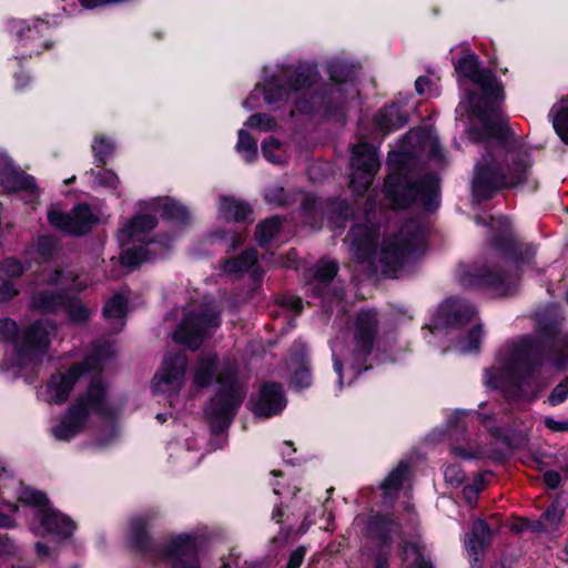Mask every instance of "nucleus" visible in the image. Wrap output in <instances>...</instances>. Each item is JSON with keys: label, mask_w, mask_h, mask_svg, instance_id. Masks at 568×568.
Returning <instances> with one entry per match:
<instances>
[{"label": "nucleus", "mask_w": 568, "mask_h": 568, "mask_svg": "<svg viewBox=\"0 0 568 568\" xmlns=\"http://www.w3.org/2000/svg\"><path fill=\"white\" fill-rule=\"evenodd\" d=\"M406 143L410 149L400 153H392L390 161L402 166L395 169L385 180L386 196L395 207H406L419 203L426 211L435 210L439 204V181L434 174L420 176L415 166L405 164L410 152L419 149L434 160H443L444 154L438 138L428 130H412L406 134Z\"/></svg>", "instance_id": "1"}, {"label": "nucleus", "mask_w": 568, "mask_h": 568, "mask_svg": "<svg viewBox=\"0 0 568 568\" xmlns=\"http://www.w3.org/2000/svg\"><path fill=\"white\" fill-rule=\"evenodd\" d=\"M378 231L375 225H355L347 236L354 256L366 261L383 274L395 272L410 253L419 250L425 242V230L418 221H408L395 239L385 237L376 243Z\"/></svg>", "instance_id": "2"}, {"label": "nucleus", "mask_w": 568, "mask_h": 568, "mask_svg": "<svg viewBox=\"0 0 568 568\" xmlns=\"http://www.w3.org/2000/svg\"><path fill=\"white\" fill-rule=\"evenodd\" d=\"M377 327L376 312L363 310L356 315L351 329L333 339V367L339 389L351 385L366 369L365 363L372 353Z\"/></svg>", "instance_id": "3"}, {"label": "nucleus", "mask_w": 568, "mask_h": 568, "mask_svg": "<svg viewBox=\"0 0 568 568\" xmlns=\"http://www.w3.org/2000/svg\"><path fill=\"white\" fill-rule=\"evenodd\" d=\"M531 168L526 152L497 148L483 156L476 165L473 193L477 200H487L501 187H515L525 182Z\"/></svg>", "instance_id": "4"}, {"label": "nucleus", "mask_w": 568, "mask_h": 568, "mask_svg": "<svg viewBox=\"0 0 568 568\" xmlns=\"http://www.w3.org/2000/svg\"><path fill=\"white\" fill-rule=\"evenodd\" d=\"M113 418L114 410L108 402V386L99 376H93L85 389L68 407L60 423L52 428L55 439L69 442L87 425L90 414Z\"/></svg>", "instance_id": "5"}, {"label": "nucleus", "mask_w": 568, "mask_h": 568, "mask_svg": "<svg viewBox=\"0 0 568 568\" xmlns=\"http://www.w3.org/2000/svg\"><path fill=\"white\" fill-rule=\"evenodd\" d=\"M153 515L141 514L129 519L125 532L128 549L151 561H170V568H178V535H172L169 542H161L151 535Z\"/></svg>", "instance_id": "6"}, {"label": "nucleus", "mask_w": 568, "mask_h": 568, "mask_svg": "<svg viewBox=\"0 0 568 568\" xmlns=\"http://www.w3.org/2000/svg\"><path fill=\"white\" fill-rule=\"evenodd\" d=\"M246 392L237 378V369L231 364L219 368L216 390L206 407V416L215 429L226 427L243 402Z\"/></svg>", "instance_id": "7"}, {"label": "nucleus", "mask_w": 568, "mask_h": 568, "mask_svg": "<svg viewBox=\"0 0 568 568\" xmlns=\"http://www.w3.org/2000/svg\"><path fill=\"white\" fill-rule=\"evenodd\" d=\"M535 348L531 338H523L509 348L505 367L485 372L484 383L488 388H505L507 385L521 387L526 375L531 372Z\"/></svg>", "instance_id": "8"}, {"label": "nucleus", "mask_w": 568, "mask_h": 568, "mask_svg": "<svg viewBox=\"0 0 568 568\" xmlns=\"http://www.w3.org/2000/svg\"><path fill=\"white\" fill-rule=\"evenodd\" d=\"M460 282L466 286H481L496 296H505L515 288L518 280V262L508 257L496 265L465 271Z\"/></svg>", "instance_id": "9"}, {"label": "nucleus", "mask_w": 568, "mask_h": 568, "mask_svg": "<svg viewBox=\"0 0 568 568\" xmlns=\"http://www.w3.org/2000/svg\"><path fill=\"white\" fill-rule=\"evenodd\" d=\"M221 322V310L214 301L203 302L195 311L186 313L183 324L180 325V344L196 349L220 327Z\"/></svg>", "instance_id": "10"}, {"label": "nucleus", "mask_w": 568, "mask_h": 568, "mask_svg": "<svg viewBox=\"0 0 568 568\" xmlns=\"http://www.w3.org/2000/svg\"><path fill=\"white\" fill-rule=\"evenodd\" d=\"M317 72L312 64H301L294 71V79H290L287 88L283 87L278 79L272 78L264 89V100L267 104L293 102L303 112L307 109L302 105L301 98L306 94L316 82Z\"/></svg>", "instance_id": "11"}, {"label": "nucleus", "mask_w": 568, "mask_h": 568, "mask_svg": "<svg viewBox=\"0 0 568 568\" xmlns=\"http://www.w3.org/2000/svg\"><path fill=\"white\" fill-rule=\"evenodd\" d=\"M10 34L14 36L20 47L26 51L19 57L20 61L33 55H40L53 47V42L47 37L50 34L49 21L34 19H10L7 23Z\"/></svg>", "instance_id": "12"}, {"label": "nucleus", "mask_w": 568, "mask_h": 568, "mask_svg": "<svg viewBox=\"0 0 568 568\" xmlns=\"http://www.w3.org/2000/svg\"><path fill=\"white\" fill-rule=\"evenodd\" d=\"M47 217L52 227L75 237L88 235L99 222V217L87 202L77 203L70 212L51 207Z\"/></svg>", "instance_id": "13"}, {"label": "nucleus", "mask_w": 568, "mask_h": 568, "mask_svg": "<svg viewBox=\"0 0 568 568\" xmlns=\"http://www.w3.org/2000/svg\"><path fill=\"white\" fill-rule=\"evenodd\" d=\"M454 65L457 73L478 85L487 98H500L501 87L495 74L480 68L478 57L467 47L463 45V55L454 61Z\"/></svg>", "instance_id": "14"}, {"label": "nucleus", "mask_w": 568, "mask_h": 568, "mask_svg": "<svg viewBox=\"0 0 568 568\" xmlns=\"http://www.w3.org/2000/svg\"><path fill=\"white\" fill-rule=\"evenodd\" d=\"M351 187L363 194L372 184L379 169L376 149L368 143H359L352 151Z\"/></svg>", "instance_id": "15"}, {"label": "nucleus", "mask_w": 568, "mask_h": 568, "mask_svg": "<svg viewBox=\"0 0 568 568\" xmlns=\"http://www.w3.org/2000/svg\"><path fill=\"white\" fill-rule=\"evenodd\" d=\"M50 348L47 323L38 320L27 326L16 342L14 353L20 363L42 358Z\"/></svg>", "instance_id": "16"}, {"label": "nucleus", "mask_w": 568, "mask_h": 568, "mask_svg": "<svg viewBox=\"0 0 568 568\" xmlns=\"http://www.w3.org/2000/svg\"><path fill=\"white\" fill-rule=\"evenodd\" d=\"M50 348L47 323L38 320L27 326L16 342L14 353L20 363L42 358Z\"/></svg>", "instance_id": "17"}, {"label": "nucleus", "mask_w": 568, "mask_h": 568, "mask_svg": "<svg viewBox=\"0 0 568 568\" xmlns=\"http://www.w3.org/2000/svg\"><path fill=\"white\" fill-rule=\"evenodd\" d=\"M92 369L88 359L71 365L64 373L52 374L47 383L50 403L64 404L79 379Z\"/></svg>", "instance_id": "18"}, {"label": "nucleus", "mask_w": 568, "mask_h": 568, "mask_svg": "<svg viewBox=\"0 0 568 568\" xmlns=\"http://www.w3.org/2000/svg\"><path fill=\"white\" fill-rule=\"evenodd\" d=\"M475 317L476 310L473 305L459 300L449 298L439 306L430 331L434 332L447 327H462L471 323Z\"/></svg>", "instance_id": "19"}, {"label": "nucleus", "mask_w": 568, "mask_h": 568, "mask_svg": "<svg viewBox=\"0 0 568 568\" xmlns=\"http://www.w3.org/2000/svg\"><path fill=\"white\" fill-rule=\"evenodd\" d=\"M0 185L8 193H34L38 189L32 175L21 171L7 154L0 153Z\"/></svg>", "instance_id": "20"}, {"label": "nucleus", "mask_w": 568, "mask_h": 568, "mask_svg": "<svg viewBox=\"0 0 568 568\" xmlns=\"http://www.w3.org/2000/svg\"><path fill=\"white\" fill-rule=\"evenodd\" d=\"M354 524L367 538L376 541L382 548H389L390 535L398 531L395 523L381 516H357Z\"/></svg>", "instance_id": "21"}, {"label": "nucleus", "mask_w": 568, "mask_h": 568, "mask_svg": "<svg viewBox=\"0 0 568 568\" xmlns=\"http://www.w3.org/2000/svg\"><path fill=\"white\" fill-rule=\"evenodd\" d=\"M331 79L334 81L328 99L339 103L345 97L355 98L357 90L353 85V68L345 61H333L328 65Z\"/></svg>", "instance_id": "22"}, {"label": "nucleus", "mask_w": 568, "mask_h": 568, "mask_svg": "<svg viewBox=\"0 0 568 568\" xmlns=\"http://www.w3.org/2000/svg\"><path fill=\"white\" fill-rule=\"evenodd\" d=\"M286 406L283 388L277 383H267L253 405V413L258 417H271L281 413Z\"/></svg>", "instance_id": "23"}, {"label": "nucleus", "mask_w": 568, "mask_h": 568, "mask_svg": "<svg viewBox=\"0 0 568 568\" xmlns=\"http://www.w3.org/2000/svg\"><path fill=\"white\" fill-rule=\"evenodd\" d=\"M40 526L51 535H57L61 539L70 538L75 528V523L65 514L50 506L47 509L38 511Z\"/></svg>", "instance_id": "24"}, {"label": "nucleus", "mask_w": 568, "mask_h": 568, "mask_svg": "<svg viewBox=\"0 0 568 568\" xmlns=\"http://www.w3.org/2000/svg\"><path fill=\"white\" fill-rule=\"evenodd\" d=\"M490 541V527L481 519L475 520L470 534L465 538V547L471 558L473 568H480V556Z\"/></svg>", "instance_id": "25"}, {"label": "nucleus", "mask_w": 568, "mask_h": 568, "mask_svg": "<svg viewBox=\"0 0 568 568\" xmlns=\"http://www.w3.org/2000/svg\"><path fill=\"white\" fill-rule=\"evenodd\" d=\"M178 381V351L168 352L155 373L151 389L154 396L163 394Z\"/></svg>", "instance_id": "26"}, {"label": "nucleus", "mask_w": 568, "mask_h": 568, "mask_svg": "<svg viewBox=\"0 0 568 568\" xmlns=\"http://www.w3.org/2000/svg\"><path fill=\"white\" fill-rule=\"evenodd\" d=\"M69 293L65 288L41 290L31 298L32 308L43 314H57L68 302Z\"/></svg>", "instance_id": "27"}, {"label": "nucleus", "mask_w": 568, "mask_h": 568, "mask_svg": "<svg viewBox=\"0 0 568 568\" xmlns=\"http://www.w3.org/2000/svg\"><path fill=\"white\" fill-rule=\"evenodd\" d=\"M158 217L154 214L136 213L120 230V236L128 241L139 235L146 234L158 226Z\"/></svg>", "instance_id": "28"}, {"label": "nucleus", "mask_w": 568, "mask_h": 568, "mask_svg": "<svg viewBox=\"0 0 568 568\" xmlns=\"http://www.w3.org/2000/svg\"><path fill=\"white\" fill-rule=\"evenodd\" d=\"M406 122L407 113L395 103L385 106L375 116L376 126L386 133L402 128Z\"/></svg>", "instance_id": "29"}, {"label": "nucleus", "mask_w": 568, "mask_h": 568, "mask_svg": "<svg viewBox=\"0 0 568 568\" xmlns=\"http://www.w3.org/2000/svg\"><path fill=\"white\" fill-rule=\"evenodd\" d=\"M252 213L250 205L233 196H221L219 216L226 221L242 222Z\"/></svg>", "instance_id": "30"}, {"label": "nucleus", "mask_w": 568, "mask_h": 568, "mask_svg": "<svg viewBox=\"0 0 568 568\" xmlns=\"http://www.w3.org/2000/svg\"><path fill=\"white\" fill-rule=\"evenodd\" d=\"M480 101L481 100L475 93H469L467 99L459 103L457 112L465 111L467 113H473L489 133L495 134V130L489 123L493 109L490 106L483 109L479 105Z\"/></svg>", "instance_id": "31"}, {"label": "nucleus", "mask_w": 568, "mask_h": 568, "mask_svg": "<svg viewBox=\"0 0 568 568\" xmlns=\"http://www.w3.org/2000/svg\"><path fill=\"white\" fill-rule=\"evenodd\" d=\"M18 501L24 506L38 508L39 511L51 506L50 499L44 491L32 488L23 481H20L18 489Z\"/></svg>", "instance_id": "32"}, {"label": "nucleus", "mask_w": 568, "mask_h": 568, "mask_svg": "<svg viewBox=\"0 0 568 568\" xmlns=\"http://www.w3.org/2000/svg\"><path fill=\"white\" fill-rule=\"evenodd\" d=\"M200 540L190 535H180V568H199L197 549Z\"/></svg>", "instance_id": "33"}, {"label": "nucleus", "mask_w": 568, "mask_h": 568, "mask_svg": "<svg viewBox=\"0 0 568 568\" xmlns=\"http://www.w3.org/2000/svg\"><path fill=\"white\" fill-rule=\"evenodd\" d=\"M549 116L558 136L568 144V98L557 102L551 108Z\"/></svg>", "instance_id": "34"}, {"label": "nucleus", "mask_w": 568, "mask_h": 568, "mask_svg": "<svg viewBox=\"0 0 568 568\" xmlns=\"http://www.w3.org/2000/svg\"><path fill=\"white\" fill-rule=\"evenodd\" d=\"M152 258V253L146 245H136L122 251L120 263L123 267L135 270Z\"/></svg>", "instance_id": "35"}, {"label": "nucleus", "mask_w": 568, "mask_h": 568, "mask_svg": "<svg viewBox=\"0 0 568 568\" xmlns=\"http://www.w3.org/2000/svg\"><path fill=\"white\" fill-rule=\"evenodd\" d=\"M63 310L72 324H85L91 317V310L74 295L69 294Z\"/></svg>", "instance_id": "36"}, {"label": "nucleus", "mask_w": 568, "mask_h": 568, "mask_svg": "<svg viewBox=\"0 0 568 568\" xmlns=\"http://www.w3.org/2000/svg\"><path fill=\"white\" fill-rule=\"evenodd\" d=\"M129 302L121 293L113 294L104 304L102 314L105 318H124L128 313Z\"/></svg>", "instance_id": "37"}, {"label": "nucleus", "mask_w": 568, "mask_h": 568, "mask_svg": "<svg viewBox=\"0 0 568 568\" xmlns=\"http://www.w3.org/2000/svg\"><path fill=\"white\" fill-rule=\"evenodd\" d=\"M407 474V465L400 462L384 479L381 487L384 490L385 496H392L396 494L400 488L403 480Z\"/></svg>", "instance_id": "38"}, {"label": "nucleus", "mask_w": 568, "mask_h": 568, "mask_svg": "<svg viewBox=\"0 0 568 568\" xmlns=\"http://www.w3.org/2000/svg\"><path fill=\"white\" fill-rule=\"evenodd\" d=\"M257 261V253L255 250H248L236 258L227 260L224 263L223 271L225 273H239L250 270Z\"/></svg>", "instance_id": "39"}, {"label": "nucleus", "mask_w": 568, "mask_h": 568, "mask_svg": "<svg viewBox=\"0 0 568 568\" xmlns=\"http://www.w3.org/2000/svg\"><path fill=\"white\" fill-rule=\"evenodd\" d=\"M216 356L202 358L195 368L194 383L197 386H206L211 383L213 374L216 372Z\"/></svg>", "instance_id": "40"}, {"label": "nucleus", "mask_w": 568, "mask_h": 568, "mask_svg": "<svg viewBox=\"0 0 568 568\" xmlns=\"http://www.w3.org/2000/svg\"><path fill=\"white\" fill-rule=\"evenodd\" d=\"M236 151L248 163L257 158V143L244 129L239 131Z\"/></svg>", "instance_id": "41"}, {"label": "nucleus", "mask_w": 568, "mask_h": 568, "mask_svg": "<svg viewBox=\"0 0 568 568\" xmlns=\"http://www.w3.org/2000/svg\"><path fill=\"white\" fill-rule=\"evenodd\" d=\"M282 221L280 217L274 216L266 219L256 227L255 239L257 243L263 246L267 244L281 229Z\"/></svg>", "instance_id": "42"}, {"label": "nucleus", "mask_w": 568, "mask_h": 568, "mask_svg": "<svg viewBox=\"0 0 568 568\" xmlns=\"http://www.w3.org/2000/svg\"><path fill=\"white\" fill-rule=\"evenodd\" d=\"M262 153L267 161L274 164H282L286 161L283 145L272 136L262 142Z\"/></svg>", "instance_id": "43"}, {"label": "nucleus", "mask_w": 568, "mask_h": 568, "mask_svg": "<svg viewBox=\"0 0 568 568\" xmlns=\"http://www.w3.org/2000/svg\"><path fill=\"white\" fill-rule=\"evenodd\" d=\"M564 516V509L557 505L552 504L547 508V510L541 515L538 520V529L542 531H550L558 527Z\"/></svg>", "instance_id": "44"}, {"label": "nucleus", "mask_w": 568, "mask_h": 568, "mask_svg": "<svg viewBox=\"0 0 568 568\" xmlns=\"http://www.w3.org/2000/svg\"><path fill=\"white\" fill-rule=\"evenodd\" d=\"M483 337V329L479 324H476L468 333L467 337L462 338L456 344V349L462 353H470L478 349L480 339Z\"/></svg>", "instance_id": "45"}, {"label": "nucleus", "mask_w": 568, "mask_h": 568, "mask_svg": "<svg viewBox=\"0 0 568 568\" xmlns=\"http://www.w3.org/2000/svg\"><path fill=\"white\" fill-rule=\"evenodd\" d=\"M551 362L559 368H566L568 364V337L556 339L551 346Z\"/></svg>", "instance_id": "46"}, {"label": "nucleus", "mask_w": 568, "mask_h": 568, "mask_svg": "<svg viewBox=\"0 0 568 568\" xmlns=\"http://www.w3.org/2000/svg\"><path fill=\"white\" fill-rule=\"evenodd\" d=\"M338 272V264L335 261L322 260L315 266L314 277L320 283L331 282Z\"/></svg>", "instance_id": "47"}, {"label": "nucleus", "mask_w": 568, "mask_h": 568, "mask_svg": "<svg viewBox=\"0 0 568 568\" xmlns=\"http://www.w3.org/2000/svg\"><path fill=\"white\" fill-rule=\"evenodd\" d=\"M113 149L114 146L112 142L103 136L94 140L92 144V151L95 158L97 166L104 168L106 164V159L112 153Z\"/></svg>", "instance_id": "48"}, {"label": "nucleus", "mask_w": 568, "mask_h": 568, "mask_svg": "<svg viewBox=\"0 0 568 568\" xmlns=\"http://www.w3.org/2000/svg\"><path fill=\"white\" fill-rule=\"evenodd\" d=\"M0 271L9 280L19 278L24 274V267L17 257L9 256L4 257L1 262Z\"/></svg>", "instance_id": "49"}, {"label": "nucleus", "mask_w": 568, "mask_h": 568, "mask_svg": "<svg viewBox=\"0 0 568 568\" xmlns=\"http://www.w3.org/2000/svg\"><path fill=\"white\" fill-rule=\"evenodd\" d=\"M245 125L250 129H256L262 132H268L273 131L276 128V121L270 115L255 113L247 119Z\"/></svg>", "instance_id": "50"}, {"label": "nucleus", "mask_w": 568, "mask_h": 568, "mask_svg": "<svg viewBox=\"0 0 568 568\" xmlns=\"http://www.w3.org/2000/svg\"><path fill=\"white\" fill-rule=\"evenodd\" d=\"M19 336V326L14 320L9 317L0 318L1 341L12 343L14 347Z\"/></svg>", "instance_id": "51"}, {"label": "nucleus", "mask_w": 568, "mask_h": 568, "mask_svg": "<svg viewBox=\"0 0 568 568\" xmlns=\"http://www.w3.org/2000/svg\"><path fill=\"white\" fill-rule=\"evenodd\" d=\"M57 250V241L50 235H40L37 240L36 252L43 260H51Z\"/></svg>", "instance_id": "52"}, {"label": "nucleus", "mask_w": 568, "mask_h": 568, "mask_svg": "<svg viewBox=\"0 0 568 568\" xmlns=\"http://www.w3.org/2000/svg\"><path fill=\"white\" fill-rule=\"evenodd\" d=\"M403 555L405 560H408L410 556L414 557L413 568H434L433 564L424 558L420 548L415 544L405 546Z\"/></svg>", "instance_id": "53"}, {"label": "nucleus", "mask_w": 568, "mask_h": 568, "mask_svg": "<svg viewBox=\"0 0 568 568\" xmlns=\"http://www.w3.org/2000/svg\"><path fill=\"white\" fill-rule=\"evenodd\" d=\"M154 209L160 213L163 220H178V201L162 200L154 201Z\"/></svg>", "instance_id": "54"}, {"label": "nucleus", "mask_w": 568, "mask_h": 568, "mask_svg": "<svg viewBox=\"0 0 568 568\" xmlns=\"http://www.w3.org/2000/svg\"><path fill=\"white\" fill-rule=\"evenodd\" d=\"M265 201L274 206H281L287 203V195L282 186L273 185L265 193Z\"/></svg>", "instance_id": "55"}, {"label": "nucleus", "mask_w": 568, "mask_h": 568, "mask_svg": "<svg viewBox=\"0 0 568 568\" xmlns=\"http://www.w3.org/2000/svg\"><path fill=\"white\" fill-rule=\"evenodd\" d=\"M95 178L101 186L112 190H116L120 183L119 176L115 174V172L109 169L102 168V170L97 173Z\"/></svg>", "instance_id": "56"}, {"label": "nucleus", "mask_w": 568, "mask_h": 568, "mask_svg": "<svg viewBox=\"0 0 568 568\" xmlns=\"http://www.w3.org/2000/svg\"><path fill=\"white\" fill-rule=\"evenodd\" d=\"M292 385L296 388H305L308 387L312 383V374L307 366L304 364L301 365L294 373L292 381Z\"/></svg>", "instance_id": "57"}, {"label": "nucleus", "mask_w": 568, "mask_h": 568, "mask_svg": "<svg viewBox=\"0 0 568 568\" xmlns=\"http://www.w3.org/2000/svg\"><path fill=\"white\" fill-rule=\"evenodd\" d=\"M568 397V377L558 384L548 397V402L551 406H557L565 402Z\"/></svg>", "instance_id": "58"}, {"label": "nucleus", "mask_w": 568, "mask_h": 568, "mask_svg": "<svg viewBox=\"0 0 568 568\" xmlns=\"http://www.w3.org/2000/svg\"><path fill=\"white\" fill-rule=\"evenodd\" d=\"M18 294L19 291L17 290L12 280H0V303L9 302L13 300Z\"/></svg>", "instance_id": "59"}, {"label": "nucleus", "mask_w": 568, "mask_h": 568, "mask_svg": "<svg viewBox=\"0 0 568 568\" xmlns=\"http://www.w3.org/2000/svg\"><path fill=\"white\" fill-rule=\"evenodd\" d=\"M465 475L463 470L456 466L450 465L445 469V479L450 485H459L463 483Z\"/></svg>", "instance_id": "60"}, {"label": "nucleus", "mask_w": 568, "mask_h": 568, "mask_svg": "<svg viewBox=\"0 0 568 568\" xmlns=\"http://www.w3.org/2000/svg\"><path fill=\"white\" fill-rule=\"evenodd\" d=\"M17 546L8 534H0V556H14Z\"/></svg>", "instance_id": "61"}, {"label": "nucleus", "mask_w": 568, "mask_h": 568, "mask_svg": "<svg viewBox=\"0 0 568 568\" xmlns=\"http://www.w3.org/2000/svg\"><path fill=\"white\" fill-rule=\"evenodd\" d=\"M545 426L552 432H559V433L568 432V420L567 419L556 420L552 417H546Z\"/></svg>", "instance_id": "62"}, {"label": "nucleus", "mask_w": 568, "mask_h": 568, "mask_svg": "<svg viewBox=\"0 0 568 568\" xmlns=\"http://www.w3.org/2000/svg\"><path fill=\"white\" fill-rule=\"evenodd\" d=\"M305 557V549L300 547L295 549L288 559L287 568H300Z\"/></svg>", "instance_id": "63"}, {"label": "nucleus", "mask_w": 568, "mask_h": 568, "mask_svg": "<svg viewBox=\"0 0 568 568\" xmlns=\"http://www.w3.org/2000/svg\"><path fill=\"white\" fill-rule=\"evenodd\" d=\"M480 487L478 485H467L463 489L465 499L469 505H474L477 501Z\"/></svg>", "instance_id": "64"}]
</instances>
